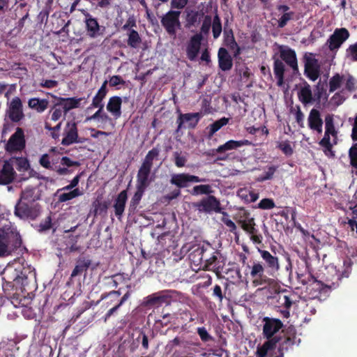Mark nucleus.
Returning <instances> with one entry per match:
<instances>
[{"instance_id":"obj_56","label":"nucleus","mask_w":357,"mask_h":357,"mask_svg":"<svg viewBox=\"0 0 357 357\" xmlns=\"http://www.w3.org/2000/svg\"><path fill=\"white\" fill-rule=\"evenodd\" d=\"M109 83L111 86H116L120 84H123L124 81L120 76L114 75L110 77Z\"/></svg>"},{"instance_id":"obj_54","label":"nucleus","mask_w":357,"mask_h":357,"mask_svg":"<svg viewBox=\"0 0 357 357\" xmlns=\"http://www.w3.org/2000/svg\"><path fill=\"white\" fill-rule=\"evenodd\" d=\"M211 24V17L210 16H206L201 28L202 32L204 33H207L210 30Z\"/></svg>"},{"instance_id":"obj_3","label":"nucleus","mask_w":357,"mask_h":357,"mask_svg":"<svg viewBox=\"0 0 357 357\" xmlns=\"http://www.w3.org/2000/svg\"><path fill=\"white\" fill-rule=\"evenodd\" d=\"M39 198L38 191L35 187H26L22 192L20 202L15 206V213L20 218H35L36 206L33 208L32 202Z\"/></svg>"},{"instance_id":"obj_8","label":"nucleus","mask_w":357,"mask_h":357,"mask_svg":"<svg viewBox=\"0 0 357 357\" xmlns=\"http://www.w3.org/2000/svg\"><path fill=\"white\" fill-rule=\"evenodd\" d=\"M349 32L347 29H336L327 40V45L330 50L334 51L338 50L349 38Z\"/></svg>"},{"instance_id":"obj_38","label":"nucleus","mask_w":357,"mask_h":357,"mask_svg":"<svg viewBox=\"0 0 357 357\" xmlns=\"http://www.w3.org/2000/svg\"><path fill=\"white\" fill-rule=\"evenodd\" d=\"M349 158L352 166V172L357 176V143L350 149Z\"/></svg>"},{"instance_id":"obj_10","label":"nucleus","mask_w":357,"mask_h":357,"mask_svg":"<svg viewBox=\"0 0 357 357\" xmlns=\"http://www.w3.org/2000/svg\"><path fill=\"white\" fill-rule=\"evenodd\" d=\"M179 15V11H169L162 18V23L169 33L174 34L180 27Z\"/></svg>"},{"instance_id":"obj_58","label":"nucleus","mask_w":357,"mask_h":357,"mask_svg":"<svg viewBox=\"0 0 357 357\" xmlns=\"http://www.w3.org/2000/svg\"><path fill=\"white\" fill-rule=\"evenodd\" d=\"M188 3V0H172L171 5L174 8L182 9Z\"/></svg>"},{"instance_id":"obj_51","label":"nucleus","mask_w":357,"mask_h":357,"mask_svg":"<svg viewBox=\"0 0 357 357\" xmlns=\"http://www.w3.org/2000/svg\"><path fill=\"white\" fill-rule=\"evenodd\" d=\"M284 71V63L280 61L276 60L274 63V73L275 76L283 75Z\"/></svg>"},{"instance_id":"obj_60","label":"nucleus","mask_w":357,"mask_h":357,"mask_svg":"<svg viewBox=\"0 0 357 357\" xmlns=\"http://www.w3.org/2000/svg\"><path fill=\"white\" fill-rule=\"evenodd\" d=\"M275 172V169L273 167H270L266 174L264 176H261L258 178L259 181H264L268 179H270Z\"/></svg>"},{"instance_id":"obj_17","label":"nucleus","mask_w":357,"mask_h":357,"mask_svg":"<svg viewBox=\"0 0 357 357\" xmlns=\"http://www.w3.org/2000/svg\"><path fill=\"white\" fill-rule=\"evenodd\" d=\"M351 259H347L344 261L343 266L337 268L333 264L329 265L327 267L328 273H335V276L337 277V280H340L343 278H348L351 269Z\"/></svg>"},{"instance_id":"obj_24","label":"nucleus","mask_w":357,"mask_h":357,"mask_svg":"<svg viewBox=\"0 0 357 357\" xmlns=\"http://www.w3.org/2000/svg\"><path fill=\"white\" fill-rule=\"evenodd\" d=\"M281 58L290 66L293 70L298 69L297 60L296 53L288 47H282L280 50Z\"/></svg>"},{"instance_id":"obj_15","label":"nucleus","mask_w":357,"mask_h":357,"mask_svg":"<svg viewBox=\"0 0 357 357\" xmlns=\"http://www.w3.org/2000/svg\"><path fill=\"white\" fill-rule=\"evenodd\" d=\"M220 205L219 201L215 197L208 196L199 202L197 206L199 211L210 213L220 211Z\"/></svg>"},{"instance_id":"obj_36","label":"nucleus","mask_w":357,"mask_h":357,"mask_svg":"<svg viewBox=\"0 0 357 357\" xmlns=\"http://www.w3.org/2000/svg\"><path fill=\"white\" fill-rule=\"evenodd\" d=\"M51 120L53 121H57L64 116L66 114L63 109L60 105H57V101L55 100L54 106L50 111Z\"/></svg>"},{"instance_id":"obj_37","label":"nucleus","mask_w":357,"mask_h":357,"mask_svg":"<svg viewBox=\"0 0 357 357\" xmlns=\"http://www.w3.org/2000/svg\"><path fill=\"white\" fill-rule=\"evenodd\" d=\"M278 9L280 12L284 13L278 21L279 26L283 27L287 24V22L291 19V13H286L289 10V7L287 6H284V5L279 6L278 7Z\"/></svg>"},{"instance_id":"obj_28","label":"nucleus","mask_w":357,"mask_h":357,"mask_svg":"<svg viewBox=\"0 0 357 357\" xmlns=\"http://www.w3.org/2000/svg\"><path fill=\"white\" fill-rule=\"evenodd\" d=\"M271 297L273 299H275L278 307L289 308L293 302L292 298L285 290L282 291V292H279L277 295L272 296Z\"/></svg>"},{"instance_id":"obj_40","label":"nucleus","mask_w":357,"mask_h":357,"mask_svg":"<svg viewBox=\"0 0 357 357\" xmlns=\"http://www.w3.org/2000/svg\"><path fill=\"white\" fill-rule=\"evenodd\" d=\"M240 223L241 225V227L243 228V229L245 230L246 232H248L250 234H255V223L253 218H248L245 220H241Z\"/></svg>"},{"instance_id":"obj_53","label":"nucleus","mask_w":357,"mask_h":357,"mask_svg":"<svg viewBox=\"0 0 357 357\" xmlns=\"http://www.w3.org/2000/svg\"><path fill=\"white\" fill-rule=\"evenodd\" d=\"M16 165L19 170H27L29 168V163L26 158H16Z\"/></svg>"},{"instance_id":"obj_39","label":"nucleus","mask_w":357,"mask_h":357,"mask_svg":"<svg viewBox=\"0 0 357 357\" xmlns=\"http://www.w3.org/2000/svg\"><path fill=\"white\" fill-rule=\"evenodd\" d=\"M300 100L304 103H309L312 100V92L310 86H305L299 91L298 93Z\"/></svg>"},{"instance_id":"obj_33","label":"nucleus","mask_w":357,"mask_h":357,"mask_svg":"<svg viewBox=\"0 0 357 357\" xmlns=\"http://www.w3.org/2000/svg\"><path fill=\"white\" fill-rule=\"evenodd\" d=\"M60 163V165L54 166V169L61 175H63L68 173V169L66 167H72L78 164L77 162L71 160L67 157H62Z\"/></svg>"},{"instance_id":"obj_44","label":"nucleus","mask_w":357,"mask_h":357,"mask_svg":"<svg viewBox=\"0 0 357 357\" xmlns=\"http://www.w3.org/2000/svg\"><path fill=\"white\" fill-rule=\"evenodd\" d=\"M141 39L138 33L135 30L130 31L128 35V44L135 48L139 45Z\"/></svg>"},{"instance_id":"obj_1","label":"nucleus","mask_w":357,"mask_h":357,"mask_svg":"<svg viewBox=\"0 0 357 357\" xmlns=\"http://www.w3.org/2000/svg\"><path fill=\"white\" fill-rule=\"evenodd\" d=\"M0 274L3 280L16 288L26 285L29 278H35L33 268L20 261H14L5 268L0 266Z\"/></svg>"},{"instance_id":"obj_52","label":"nucleus","mask_w":357,"mask_h":357,"mask_svg":"<svg viewBox=\"0 0 357 357\" xmlns=\"http://www.w3.org/2000/svg\"><path fill=\"white\" fill-rule=\"evenodd\" d=\"M145 189V188L137 185V192L135 193L132 199V202L133 203L134 205L137 204L139 203V202L142 199V197L144 194Z\"/></svg>"},{"instance_id":"obj_23","label":"nucleus","mask_w":357,"mask_h":357,"mask_svg":"<svg viewBox=\"0 0 357 357\" xmlns=\"http://www.w3.org/2000/svg\"><path fill=\"white\" fill-rule=\"evenodd\" d=\"M15 176L13 166L8 162H5L0 171V184L6 185L10 183Z\"/></svg>"},{"instance_id":"obj_55","label":"nucleus","mask_w":357,"mask_h":357,"mask_svg":"<svg viewBox=\"0 0 357 357\" xmlns=\"http://www.w3.org/2000/svg\"><path fill=\"white\" fill-rule=\"evenodd\" d=\"M347 54L353 60L357 61V43L349 47Z\"/></svg>"},{"instance_id":"obj_46","label":"nucleus","mask_w":357,"mask_h":357,"mask_svg":"<svg viewBox=\"0 0 357 357\" xmlns=\"http://www.w3.org/2000/svg\"><path fill=\"white\" fill-rule=\"evenodd\" d=\"M310 290L314 291V293L312 294V296L316 297L317 296L316 292L326 291L328 289V285L324 284L320 281L314 280L312 283L310 284Z\"/></svg>"},{"instance_id":"obj_4","label":"nucleus","mask_w":357,"mask_h":357,"mask_svg":"<svg viewBox=\"0 0 357 357\" xmlns=\"http://www.w3.org/2000/svg\"><path fill=\"white\" fill-rule=\"evenodd\" d=\"M293 344L294 341L290 337L269 339L262 346L258 347L257 357H283L281 349H287Z\"/></svg>"},{"instance_id":"obj_45","label":"nucleus","mask_w":357,"mask_h":357,"mask_svg":"<svg viewBox=\"0 0 357 357\" xmlns=\"http://www.w3.org/2000/svg\"><path fill=\"white\" fill-rule=\"evenodd\" d=\"M212 31L214 38H218L222 32V24L219 17L216 15L213 20Z\"/></svg>"},{"instance_id":"obj_19","label":"nucleus","mask_w":357,"mask_h":357,"mask_svg":"<svg viewBox=\"0 0 357 357\" xmlns=\"http://www.w3.org/2000/svg\"><path fill=\"white\" fill-rule=\"evenodd\" d=\"M261 258L265 261L266 267L271 273H275L280 269V264L278 257L272 255L268 251L258 250Z\"/></svg>"},{"instance_id":"obj_22","label":"nucleus","mask_w":357,"mask_h":357,"mask_svg":"<svg viewBox=\"0 0 357 357\" xmlns=\"http://www.w3.org/2000/svg\"><path fill=\"white\" fill-rule=\"evenodd\" d=\"M201 117L202 114L199 112L182 114L178 119L179 128L182 125H185L188 128H193L197 126Z\"/></svg>"},{"instance_id":"obj_34","label":"nucleus","mask_w":357,"mask_h":357,"mask_svg":"<svg viewBox=\"0 0 357 357\" xmlns=\"http://www.w3.org/2000/svg\"><path fill=\"white\" fill-rule=\"evenodd\" d=\"M58 200L60 202H65L83 195L82 192L79 188H75L69 192H58Z\"/></svg>"},{"instance_id":"obj_20","label":"nucleus","mask_w":357,"mask_h":357,"mask_svg":"<svg viewBox=\"0 0 357 357\" xmlns=\"http://www.w3.org/2000/svg\"><path fill=\"white\" fill-rule=\"evenodd\" d=\"M307 121L308 126L311 130L316 131L318 133H321L322 132L323 121L318 110L312 109L310 111Z\"/></svg>"},{"instance_id":"obj_41","label":"nucleus","mask_w":357,"mask_h":357,"mask_svg":"<svg viewBox=\"0 0 357 357\" xmlns=\"http://www.w3.org/2000/svg\"><path fill=\"white\" fill-rule=\"evenodd\" d=\"M213 192L210 185H199L192 188V194L194 195H208Z\"/></svg>"},{"instance_id":"obj_14","label":"nucleus","mask_w":357,"mask_h":357,"mask_svg":"<svg viewBox=\"0 0 357 357\" xmlns=\"http://www.w3.org/2000/svg\"><path fill=\"white\" fill-rule=\"evenodd\" d=\"M305 60V73L307 77L313 81L316 80L319 75V66L317 60L312 54H306Z\"/></svg>"},{"instance_id":"obj_43","label":"nucleus","mask_w":357,"mask_h":357,"mask_svg":"<svg viewBox=\"0 0 357 357\" xmlns=\"http://www.w3.org/2000/svg\"><path fill=\"white\" fill-rule=\"evenodd\" d=\"M229 122V119L222 118L210 126V136H212L218 130H219L222 126L227 125Z\"/></svg>"},{"instance_id":"obj_48","label":"nucleus","mask_w":357,"mask_h":357,"mask_svg":"<svg viewBox=\"0 0 357 357\" xmlns=\"http://www.w3.org/2000/svg\"><path fill=\"white\" fill-rule=\"evenodd\" d=\"M186 13V20L189 24L193 25L200 20L201 15L198 12L187 8Z\"/></svg>"},{"instance_id":"obj_18","label":"nucleus","mask_w":357,"mask_h":357,"mask_svg":"<svg viewBox=\"0 0 357 357\" xmlns=\"http://www.w3.org/2000/svg\"><path fill=\"white\" fill-rule=\"evenodd\" d=\"M282 326L281 321L277 319H264V334L267 338L271 337L277 333Z\"/></svg>"},{"instance_id":"obj_57","label":"nucleus","mask_w":357,"mask_h":357,"mask_svg":"<svg viewBox=\"0 0 357 357\" xmlns=\"http://www.w3.org/2000/svg\"><path fill=\"white\" fill-rule=\"evenodd\" d=\"M222 221L229 228L231 231H234L236 229L235 223L228 218L227 215H225L222 218Z\"/></svg>"},{"instance_id":"obj_61","label":"nucleus","mask_w":357,"mask_h":357,"mask_svg":"<svg viewBox=\"0 0 357 357\" xmlns=\"http://www.w3.org/2000/svg\"><path fill=\"white\" fill-rule=\"evenodd\" d=\"M197 331L202 340L207 341L209 340L210 335L204 328H199Z\"/></svg>"},{"instance_id":"obj_13","label":"nucleus","mask_w":357,"mask_h":357,"mask_svg":"<svg viewBox=\"0 0 357 357\" xmlns=\"http://www.w3.org/2000/svg\"><path fill=\"white\" fill-rule=\"evenodd\" d=\"M204 178H199L198 176L188 174H174L171 178V183L179 188L187 187L190 183L204 182Z\"/></svg>"},{"instance_id":"obj_5","label":"nucleus","mask_w":357,"mask_h":357,"mask_svg":"<svg viewBox=\"0 0 357 357\" xmlns=\"http://www.w3.org/2000/svg\"><path fill=\"white\" fill-rule=\"evenodd\" d=\"M158 155L156 149L150 151L146 155L140 169L137 174V185L146 188L149 185V175L153 165V160Z\"/></svg>"},{"instance_id":"obj_21","label":"nucleus","mask_w":357,"mask_h":357,"mask_svg":"<svg viewBox=\"0 0 357 357\" xmlns=\"http://www.w3.org/2000/svg\"><path fill=\"white\" fill-rule=\"evenodd\" d=\"M57 101V105L61 106L63 109L64 112L67 113L70 109L77 108L79 107L81 104L82 98H58L52 96Z\"/></svg>"},{"instance_id":"obj_63","label":"nucleus","mask_w":357,"mask_h":357,"mask_svg":"<svg viewBox=\"0 0 357 357\" xmlns=\"http://www.w3.org/2000/svg\"><path fill=\"white\" fill-rule=\"evenodd\" d=\"M102 99H100V98H97L96 96H95V97L93 98L92 105H93L94 107H98V108L102 109V108H103V105L102 104Z\"/></svg>"},{"instance_id":"obj_27","label":"nucleus","mask_w":357,"mask_h":357,"mask_svg":"<svg viewBox=\"0 0 357 357\" xmlns=\"http://www.w3.org/2000/svg\"><path fill=\"white\" fill-rule=\"evenodd\" d=\"M219 65L222 70H229L232 66V61L230 55L225 48H220L218 51Z\"/></svg>"},{"instance_id":"obj_16","label":"nucleus","mask_w":357,"mask_h":357,"mask_svg":"<svg viewBox=\"0 0 357 357\" xmlns=\"http://www.w3.org/2000/svg\"><path fill=\"white\" fill-rule=\"evenodd\" d=\"M63 137L61 144L66 146L70 145L77 142V130L75 123L68 122L63 131Z\"/></svg>"},{"instance_id":"obj_50","label":"nucleus","mask_w":357,"mask_h":357,"mask_svg":"<svg viewBox=\"0 0 357 357\" xmlns=\"http://www.w3.org/2000/svg\"><path fill=\"white\" fill-rule=\"evenodd\" d=\"M259 208L271 209L275 207V203L271 199H263L258 204Z\"/></svg>"},{"instance_id":"obj_25","label":"nucleus","mask_w":357,"mask_h":357,"mask_svg":"<svg viewBox=\"0 0 357 357\" xmlns=\"http://www.w3.org/2000/svg\"><path fill=\"white\" fill-rule=\"evenodd\" d=\"M84 22L89 36L96 38L99 35L100 31V26L97 20L89 14H86Z\"/></svg>"},{"instance_id":"obj_2","label":"nucleus","mask_w":357,"mask_h":357,"mask_svg":"<svg viewBox=\"0 0 357 357\" xmlns=\"http://www.w3.org/2000/svg\"><path fill=\"white\" fill-rule=\"evenodd\" d=\"M21 245L17 229L10 222L0 225V257L10 255Z\"/></svg>"},{"instance_id":"obj_49","label":"nucleus","mask_w":357,"mask_h":357,"mask_svg":"<svg viewBox=\"0 0 357 357\" xmlns=\"http://www.w3.org/2000/svg\"><path fill=\"white\" fill-rule=\"evenodd\" d=\"M268 289L271 294H274L273 296L277 295L279 292H282V291H284L281 289L280 284L275 280L269 281Z\"/></svg>"},{"instance_id":"obj_29","label":"nucleus","mask_w":357,"mask_h":357,"mask_svg":"<svg viewBox=\"0 0 357 357\" xmlns=\"http://www.w3.org/2000/svg\"><path fill=\"white\" fill-rule=\"evenodd\" d=\"M237 195L247 203L254 202L259 198L257 193L247 188H240L237 192Z\"/></svg>"},{"instance_id":"obj_9","label":"nucleus","mask_w":357,"mask_h":357,"mask_svg":"<svg viewBox=\"0 0 357 357\" xmlns=\"http://www.w3.org/2000/svg\"><path fill=\"white\" fill-rule=\"evenodd\" d=\"M335 144H336V132L334 126L331 122L326 121L324 137L320 141V145L325 149L326 155H329L331 153V148Z\"/></svg>"},{"instance_id":"obj_64","label":"nucleus","mask_w":357,"mask_h":357,"mask_svg":"<svg viewBox=\"0 0 357 357\" xmlns=\"http://www.w3.org/2000/svg\"><path fill=\"white\" fill-rule=\"evenodd\" d=\"M344 98L338 93L335 94L332 98V101L333 102V103L337 105L341 104L344 101Z\"/></svg>"},{"instance_id":"obj_7","label":"nucleus","mask_w":357,"mask_h":357,"mask_svg":"<svg viewBox=\"0 0 357 357\" xmlns=\"http://www.w3.org/2000/svg\"><path fill=\"white\" fill-rule=\"evenodd\" d=\"M25 147L24 131L17 128L15 132L10 137L6 145V149L10 153L21 151Z\"/></svg>"},{"instance_id":"obj_6","label":"nucleus","mask_w":357,"mask_h":357,"mask_svg":"<svg viewBox=\"0 0 357 357\" xmlns=\"http://www.w3.org/2000/svg\"><path fill=\"white\" fill-rule=\"evenodd\" d=\"M329 91L334 92L337 90L343 91H351L355 85V80L350 75L335 74L329 79Z\"/></svg>"},{"instance_id":"obj_26","label":"nucleus","mask_w":357,"mask_h":357,"mask_svg":"<svg viewBox=\"0 0 357 357\" xmlns=\"http://www.w3.org/2000/svg\"><path fill=\"white\" fill-rule=\"evenodd\" d=\"M122 99L119 96H113L109 98L107 105V109L115 117L119 118L121 114V107Z\"/></svg>"},{"instance_id":"obj_11","label":"nucleus","mask_w":357,"mask_h":357,"mask_svg":"<svg viewBox=\"0 0 357 357\" xmlns=\"http://www.w3.org/2000/svg\"><path fill=\"white\" fill-rule=\"evenodd\" d=\"M7 113L13 121L17 122L23 118L22 104L18 97H15L10 101Z\"/></svg>"},{"instance_id":"obj_12","label":"nucleus","mask_w":357,"mask_h":357,"mask_svg":"<svg viewBox=\"0 0 357 357\" xmlns=\"http://www.w3.org/2000/svg\"><path fill=\"white\" fill-rule=\"evenodd\" d=\"M202 36L197 33L192 36L186 46V54L190 61H194L197 58L201 47Z\"/></svg>"},{"instance_id":"obj_31","label":"nucleus","mask_w":357,"mask_h":357,"mask_svg":"<svg viewBox=\"0 0 357 357\" xmlns=\"http://www.w3.org/2000/svg\"><path fill=\"white\" fill-rule=\"evenodd\" d=\"M28 105L30 108L36 110L38 112H43L47 108L48 101L45 99L33 98L29 100Z\"/></svg>"},{"instance_id":"obj_59","label":"nucleus","mask_w":357,"mask_h":357,"mask_svg":"<svg viewBox=\"0 0 357 357\" xmlns=\"http://www.w3.org/2000/svg\"><path fill=\"white\" fill-rule=\"evenodd\" d=\"M106 84H107V81H105L104 83L102 84V86L99 89L97 94L95 96L103 100V98L105 97L106 93H107Z\"/></svg>"},{"instance_id":"obj_42","label":"nucleus","mask_w":357,"mask_h":357,"mask_svg":"<svg viewBox=\"0 0 357 357\" xmlns=\"http://www.w3.org/2000/svg\"><path fill=\"white\" fill-rule=\"evenodd\" d=\"M278 147L287 156L291 155L294 152V147L289 141H281L278 143Z\"/></svg>"},{"instance_id":"obj_32","label":"nucleus","mask_w":357,"mask_h":357,"mask_svg":"<svg viewBox=\"0 0 357 357\" xmlns=\"http://www.w3.org/2000/svg\"><path fill=\"white\" fill-rule=\"evenodd\" d=\"M126 200L127 192L126 191L123 190L119 195L114 204L115 213L116 215L120 216L123 214Z\"/></svg>"},{"instance_id":"obj_47","label":"nucleus","mask_w":357,"mask_h":357,"mask_svg":"<svg viewBox=\"0 0 357 357\" xmlns=\"http://www.w3.org/2000/svg\"><path fill=\"white\" fill-rule=\"evenodd\" d=\"M265 271L264 266L259 262H255L253 264L250 275L252 278H256L259 276V278L262 276Z\"/></svg>"},{"instance_id":"obj_62","label":"nucleus","mask_w":357,"mask_h":357,"mask_svg":"<svg viewBox=\"0 0 357 357\" xmlns=\"http://www.w3.org/2000/svg\"><path fill=\"white\" fill-rule=\"evenodd\" d=\"M40 85L43 87H46V88H54V87L56 86L57 82L55 80H52V79L43 80V81H42Z\"/></svg>"},{"instance_id":"obj_35","label":"nucleus","mask_w":357,"mask_h":357,"mask_svg":"<svg viewBox=\"0 0 357 357\" xmlns=\"http://www.w3.org/2000/svg\"><path fill=\"white\" fill-rule=\"evenodd\" d=\"M58 151V149L54 148L50 150L49 154H44L41 156L40 159V164L47 169H54L55 163L53 158H52V162L50 161V157L52 153Z\"/></svg>"},{"instance_id":"obj_30","label":"nucleus","mask_w":357,"mask_h":357,"mask_svg":"<svg viewBox=\"0 0 357 357\" xmlns=\"http://www.w3.org/2000/svg\"><path fill=\"white\" fill-rule=\"evenodd\" d=\"M250 142L248 140H240V141H235V140H229L227 142L223 145L220 146L217 151L219 153L225 152L226 151L233 150L236 149L238 147L243 146L244 145L249 144Z\"/></svg>"}]
</instances>
